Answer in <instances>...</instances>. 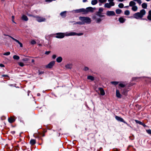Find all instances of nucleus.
<instances>
[{"label": "nucleus", "mask_w": 151, "mask_h": 151, "mask_svg": "<svg viewBox=\"0 0 151 151\" xmlns=\"http://www.w3.org/2000/svg\"><path fill=\"white\" fill-rule=\"evenodd\" d=\"M146 11L144 9H142L139 12H137L134 14L133 15L134 18L136 19L142 18V17L146 14Z\"/></svg>", "instance_id": "nucleus-1"}, {"label": "nucleus", "mask_w": 151, "mask_h": 151, "mask_svg": "<svg viewBox=\"0 0 151 151\" xmlns=\"http://www.w3.org/2000/svg\"><path fill=\"white\" fill-rule=\"evenodd\" d=\"M79 19L80 21H82L83 24L85 23L89 24L91 22V19L88 17H80Z\"/></svg>", "instance_id": "nucleus-2"}, {"label": "nucleus", "mask_w": 151, "mask_h": 151, "mask_svg": "<svg viewBox=\"0 0 151 151\" xmlns=\"http://www.w3.org/2000/svg\"><path fill=\"white\" fill-rule=\"evenodd\" d=\"M114 0H108L109 3H106L105 4L104 6L105 8H110L112 6H113L115 5L114 3L113 2Z\"/></svg>", "instance_id": "nucleus-3"}, {"label": "nucleus", "mask_w": 151, "mask_h": 151, "mask_svg": "<svg viewBox=\"0 0 151 151\" xmlns=\"http://www.w3.org/2000/svg\"><path fill=\"white\" fill-rule=\"evenodd\" d=\"M95 9L94 8H93L91 7H89L85 9L84 14H88L89 12H92Z\"/></svg>", "instance_id": "nucleus-4"}, {"label": "nucleus", "mask_w": 151, "mask_h": 151, "mask_svg": "<svg viewBox=\"0 0 151 151\" xmlns=\"http://www.w3.org/2000/svg\"><path fill=\"white\" fill-rule=\"evenodd\" d=\"M83 35V33H80L77 34L75 32H70V33H65V36H74L76 35H77L78 36H80Z\"/></svg>", "instance_id": "nucleus-5"}, {"label": "nucleus", "mask_w": 151, "mask_h": 151, "mask_svg": "<svg viewBox=\"0 0 151 151\" xmlns=\"http://www.w3.org/2000/svg\"><path fill=\"white\" fill-rule=\"evenodd\" d=\"M55 37L58 38H63L65 36V33H58L56 34Z\"/></svg>", "instance_id": "nucleus-6"}, {"label": "nucleus", "mask_w": 151, "mask_h": 151, "mask_svg": "<svg viewBox=\"0 0 151 151\" xmlns=\"http://www.w3.org/2000/svg\"><path fill=\"white\" fill-rule=\"evenodd\" d=\"M92 19L95 20L96 23H99L101 22L102 21L101 19L100 18L98 17L97 15H94L92 17Z\"/></svg>", "instance_id": "nucleus-7"}, {"label": "nucleus", "mask_w": 151, "mask_h": 151, "mask_svg": "<svg viewBox=\"0 0 151 151\" xmlns=\"http://www.w3.org/2000/svg\"><path fill=\"white\" fill-rule=\"evenodd\" d=\"M55 63V61H52L50 62L48 65H47L46 67L47 68H51L54 65Z\"/></svg>", "instance_id": "nucleus-8"}, {"label": "nucleus", "mask_w": 151, "mask_h": 151, "mask_svg": "<svg viewBox=\"0 0 151 151\" xmlns=\"http://www.w3.org/2000/svg\"><path fill=\"white\" fill-rule=\"evenodd\" d=\"M85 9L83 8L81 9L75 10L73 11L75 13H78L82 12L83 14H84Z\"/></svg>", "instance_id": "nucleus-9"}, {"label": "nucleus", "mask_w": 151, "mask_h": 151, "mask_svg": "<svg viewBox=\"0 0 151 151\" xmlns=\"http://www.w3.org/2000/svg\"><path fill=\"white\" fill-rule=\"evenodd\" d=\"M35 18H36L37 21L39 22H44L45 20V18L39 17H36Z\"/></svg>", "instance_id": "nucleus-10"}, {"label": "nucleus", "mask_w": 151, "mask_h": 151, "mask_svg": "<svg viewBox=\"0 0 151 151\" xmlns=\"http://www.w3.org/2000/svg\"><path fill=\"white\" fill-rule=\"evenodd\" d=\"M106 14L108 16H114L115 15V12L113 11H107L106 12Z\"/></svg>", "instance_id": "nucleus-11"}, {"label": "nucleus", "mask_w": 151, "mask_h": 151, "mask_svg": "<svg viewBox=\"0 0 151 151\" xmlns=\"http://www.w3.org/2000/svg\"><path fill=\"white\" fill-rule=\"evenodd\" d=\"M9 36V37H10V38H11L13 40H14V41H16V42H17L19 45L21 47H23V45H22V44L19 41H18V40H17L16 39H15V38H14L13 37H12L11 36Z\"/></svg>", "instance_id": "nucleus-12"}, {"label": "nucleus", "mask_w": 151, "mask_h": 151, "mask_svg": "<svg viewBox=\"0 0 151 151\" xmlns=\"http://www.w3.org/2000/svg\"><path fill=\"white\" fill-rule=\"evenodd\" d=\"M115 118H116V120H117L121 121V122H123L125 124H127V123L126 122H125L124 121L123 119H122V118L118 116H116Z\"/></svg>", "instance_id": "nucleus-13"}, {"label": "nucleus", "mask_w": 151, "mask_h": 151, "mask_svg": "<svg viewBox=\"0 0 151 151\" xmlns=\"http://www.w3.org/2000/svg\"><path fill=\"white\" fill-rule=\"evenodd\" d=\"M73 66L71 63H68L65 65V67L67 69H70L72 68Z\"/></svg>", "instance_id": "nucleus-14"}, {"label": "nucleus", "mask_w": 151, "mask_h": 151, "mask_svg": "<svg viewBox=\"0 0 151 151\" xmlns=\"http://www.w3.org/2000/svg\"><path fill=\"white\" fill-rule=\"evenodd\" d=\"M116 95L117 97L119 98H121L122 95L120 93V92L119 90H116Z\"/></svg>", "instance_id": "nucleus-15"}, {"label": "nucleus", "mask_w": 151, "mask_h": 151, "mask_svg": "<svg viewBox=\"0 0 151 151\" xmlns=\"http://www.w3.org/2000/svg\"><path fill=\"white\" fill-rule=\"evenodd\" d=\"M99 89L101 94L103 96L105 94V93L104 89L102 88H99Z\"/></svg>", "instance_id": "nucleus-16"}, {"label": "nucleus", "mask_w": 151, "mask_h": 151, "mask_svg": "<svg viewBox=\"0 0 151 151\" xmlns=\"http://www.w3.org/2000/svg\"><path fill=\"white\" fill-rule=\"evenodd\" d=\"M21 19L22 20L26 21H28V19L27 17L24 15H22Z\"/></svg>", "instance_id": "nucleus-17"}, {"label": "nucleus", "mask_w": 151, "mask_h": 151, "mask_svg": "<svg viewBox=\"0 0 151 151\" xmlns=\"http://www.w3.org/2000/svg\"><path fill=\"white\" fill-rule=\"evenodd\" d=\"M136 3L134 1H131L129 3V6L132 7L136 5Z\"/></svg>", "instance_id": "nucleus-18"}, {"label": "nucleus", "mask_w": 151, "mask_h": 151, "mask_svg": "<svg viewBox=\"0 0 151 151\" xmlns=\"http://www.w3.org/2000/svg\"><path fill=\"white\" fill-rule=\"evenodd\" d=\"M67 12L65 11L61 12L60 14L61 16L63 17H65L66 15Z\"/></svg>", "instance_id": "nucleus-19"}, {"label": "nucleus", "mask_w": 151, "mask_h": 151, "mask_svg": "<svg viewBox=\"0 0 151 151\" xmlns=\"http://www.w3.org/2000/svg\"><path fill=\"white\" fill-rule=\"evenodd\" d=\"M63 60V58L61 57H58L56 59V61L58 63H60L62 62Z\"/></svg>", "instance_id": "nucleus-20"}, {"label": "nucleus", "mask_w": 151, "mask_h": 151, "mask_svg": "<svg viewBox=\"0 0 151 151\" xmlns=\"http://www.w3.org/2000/svg\"><path fill=\"white\" fill-rule=\"evenodd\" d=\"M15 119L12 117H10L8 119V121L10 123L13 122L15 121Z\"/></svg>", "instance_id": "nucleus-21"}, {"label": "nucleus", "mask_w": 151, "mask_h": 151, "mask_svg": "<svg viewBox=\"0 0 151 151\" xmlns=\"http://www.w3.org/2000/svg\"><path fill=\"white\" fill-rule=\"evenodd\" d=\"M132 10L134 12L137 11L138 10V7L135 5L132 7Z\"/></svg>", "instance_id": "nucleus-22"}, {"label": "nucleus", "mask_w": 151, "mask_h": 151, "mask_svg": "<svg viewBox=\"0 0 151 151\" xmlns=\"http://www.w3.org/2000/svg\"><path fill=\"white\" fill-rule=\"evenodd\" d=\"M119 20L120 22L123 23L125 22L126 19L123 17H120L119 19Z\"/></svg>", "instance_id": "nucleus-23"}, {"label": "nucleus", "mask_w": 151, "mask_h": 151, "mask_svg": "<svg viewBox=\"0 0 151 151\" xmlns=\"http://www.w3.org/2000/svg\"><path fill=\"white\" fill-rule=\"evenodd\" d=\"M148 15L147 17L148 19L150 20H151V10H150L148 12Z\"/></svg>", "instance_id": "nucleus-24"}, {"label": "nucleus", "mask_w": 151, "mask_h": 151, "mask_svg": "<svg viewBox=\"0 0 151 151\" xmlns=\"http://www.w3.org/2000/svg\"><path fill=\"white\" fill-rule=\"evenodd\" d=\"M87 79L89 80H90L91 81H93L94 79V77L91 76H88Z\"/></svg>", "instance_id": "nucleus-25"}, {"label": "nucleus", "mask_w": 151, "mask_h": 151, "mask_svg": "<svg viewBox=\"0 0 151 151\" xmlns=\"http://www.w3.org/2000/svg\"><path fill=\"white\" fill-rule=\"evenodd\" d=\"M36 141L35 139H31L30 141V143L31 145H34Z\"/></svg>", "instance_id": "nucleus-26"}, {"label": "nucleus", "mask_w": 151, "mask_h": 151, "mask_svg": "<svg viewBox=\"0 0 151 151\" xmlns=\"http://www.w3.org/2000/svg\"><path fill=\"white\" fill-rule=\"evenodd\" d=\"M98 3L97 0H93L91 1V4L93 5H95Z\"/></svg>", "instance_id": "nucleus-27"}, {"label": "nucleus", "mask_w": 151, "mask_h": 151, "mask_svg": "<svg viewBox=\"0 0 151 151\" xmlns=\"http://www.w3.org/2000/svg\"><path fill=\"white\" fill-rule=\"evenodd\" d=\"M96 15H97V17H104L103 15H102L101 14V13L97 12Z\"/></svg>", "instance_id": "nucleus-28"}, {"label": "nucleus", "mask_w": 151, "mask_h": 151, "mask_svg": "<svg viewBox=\"0 0 151 151\" xmlns=\"http://www.w3.org/2000/svg\"><path fill=\"white\" fill-rule=\"evenodd\" d=\"M142 6L143 8L146 9L147 6V4L145 3H143L142 4Z\"/></svg>", "instance_id": "nucleus-29"}, {"label": "nucleus", "mask_w": 151, "mask_h": 151, "mask_svg": "<svg viewBox=\"0 0 151 151\" xmlns=\"http://www.w3.org/2000/svg\"><path fill=\"white\" fill-rule=\"evenodd\" d=\"M13 58L15 60H18L19 59V57L17 55H14L13 56Z\"/></svg>", "instance_id": "nucleus-30"}, {"label": "nucleus", "mask_w": 151, "mask_h": 151, "mask_svg": "<svg viewBox=\"0 0 151 151\" xmlns=\"http://www.w3.org/2000/svg\"><path fill=\"white\" fill-rule=\"evenodd\" d=\"M116 14H119L122 12V10L121 9H117L116 10Z\"/></svg>", "instance_id": "nucleus-31"}, {"label": "nucleus", "mask_w": 151, "mask_h": 151, "mask_svg": "<svg viewBox=\"0 0 151 151\" xmlns=\"http://www.w3.org/2000/svg\"><path fill=\"white\" fill-rule=\"evenodd\" d=\"M124 14L126 15H129L130 14V12L128 10H126L124 12Z\"/></svg>", "instance_id": "nucleus-32"}, {"label": "nucleus", "mask_w": 151, "mask_h": 151, "mask_svg": "<svg viewBox=\"0 0 151 151\" xmlns=\"http://www.w3.org/2000/svg\"><path fill=\"white\" fill-rule=\"evenodd\" d=\"M18 65L21 67H23L24 66V64L22 62H19L18 63Z\"/></svg>", "instance_id": "nucleus-33"}, {"label": "nucleus", "mask_w": 151, "mask_h": 151, "mask_svg": "<svg viewBox=\"0 0 151 151\" xmlns=\"http://www.w3.org/2000/svg\"><path fill=\"white\" fill-rule=\"evenodd\" d=\"M99 2L101 3H105L107 0H98Z\"/></svg>", "instance_id": "nucleus-34"}, {"label": "nucleus", "mask_w": 151, "mask_h": 151, "mask_svg": "<svg viewBox=\"0 0 151 151\" xmlns=\"http://www.w3.org/2000/svg\"><path fill=\"white\" fill-rule=\"evenodd\" d=\"M32 45L35 44L36 43V42L34 40H32L30 41Z\"/></svg>", "instance_id": "nucleus-35"}, {"label": "nucleus", "mask_w": 151, "mask_h": 151, "mask_svg": "<svg viewBox=\"0 0 151 151\" xmlns=\"http://www.w3.org/2000/svg\"><path fill=\"white\" fill-rule=\"evenodd\" d=\"M118 6L120 8H122L124 6V5L122 3H120L118 5Z\"/></svg>", "instance_id": "nucleus-36"}, {"label": "nucleus", "mask_w": 151, "mask_h": 151, "mask_svg": "<svg viewBox=\"0 0 151 151\" xmlns=\"http://www.w3.org/2000/svg\"><path fill=\"white\" fill-rule=\"evenodd\" d=\"M75 24H77L80 25L83 24V23L82 22V21L81 22H76Z\"/></svg>", "instance_id": "nucleus-37"}, {"label": "nucleus", "mask_w": 151, "mask_h": 151, "mask_svg": "<svg viewBox=\"0 0 151 151\" xmlns=\"http://www.w3.org/2000/svg\"><path fill=\"white\" fill-rule=\"evenodd\" d=\"M111 83L114 85H116L118 83V82L117 81H112L111 82Z\"/></svg>", "instance_id": "nucleus-38"}, {"label": "nucleus", "mask_w": 151, "mask_h": 151, "mask_svg": "<svg viewBox=\"0 0 151 151\" xmlns=\"http://www.w3.org/2000/svg\"><path fill=\"white\" fill-rule=\"evenodd\" d=\"M135 121L137 123H138V124H140L142 125V122H140L139 121H138L137 120H135Z\"/></svg>", "instance_id": "nucleus-39"}, {"label": "nucleus", "mask_w": 151, "mask_h": 151, "mask_svg": "<svg viewBox=\"0 0 151 151\" xmlns=\"http://www.w3.org/2000/svg\"><path fill=\"white\" fill-rule=\"evenodd\" d=\"M10 54V52H7L4 53L3 54V55H9Z\"/></svg>", "instance_id": "nucleus-40"}, {"label": "nucleus", "mask_w": 151, "mask_h": 151, "mask_svg": "<svg viewBox=\"0 0 151 151\" xmlns=\"http://www.w3.org/2000/svg\"><path fill=\"white\" fill-rule=\"evenodd\" d=\"M146 131L147 133L149 134H151V130L150 129H148L146 130Z\"/></svg>", "instance_id": "nucleus-41"}, {"label": "nucleus", "mask_w": 151, "mask_h": 151, "mask_svg": "<svg viewBox=\"0 0 151 151\" xmlns=\"http://www.w3.org/2000/svg\"><path fill=\"white\" fill-rule=\"evenodd\" d=\"M119 86L121 87H124L125 86V85L122 83H120L119 84Z\"/></svg>", "instance_id": "nucleus-42"}, {"label": "nucleus", "mask_w": 151, "mask_h": 151, "mask_svg": "<svg viewBox=\"0 0 151 151\" xmlns=\"http://www.w3.org/2000/svg\"><path fill=\"white\" fill-rule=\"evenodd\" d=\"M83 70L85 71H87L88 70L89 68L88 67H85L84 68Z\"/></svg>", "instance_id": "nucleus-43"}, {"label": "nucleus", "mask_w": 151, "mask_h": 151, "mask_svg": "<svg viewBox=\"0 0 151 151\" xmlns=\"http://www.w3.org/2000/svg\"><path fill=\"white\" fill-rule=\"evenodd\" d=\"M103 9L102 8H100L99 9V11L98 12L101 13L102 12H103Z\"/></svg>", "instance_id": "nucleus-44"}, {"label": "nucleus", "mask_w": 151, "mask_h": 151, "mask_svg": "<svg viewBox=\"0 0 151 151\" xmlns=\"http://www.w3.org/2000/svg\"><path fill=\"white\" fill-rule=\"evenodd\" d=\"M137 2L139 5H140L142 3L141 0H138Z\"/></svg>", "instance_id": "nucleus-45"}, {"label": "nucleus", "mask_w": 151, "mask_h": 151, "mask_svg": "<svg viewBox=\"0 0 151 151\" xmlns=\"http://www.w3.org/2000/svg\"><path fill=\"white\" fill-rule=\"evenodd\" d=\"M29 60V59L27 58H25L22 59V60L23 61H27Z\"/></svg>", "instance_id": "nucleus-46"}, {"label": "nucleus", "mask_w": 151, "mask_h": 151, "mask_svg": "<svg viewBox=\"0 0 151 151\" xmlns=\"http://www.w3.org/2000/svg\"><path fill=\"white\" fill-rule=\"evenodd\" d=\"M12 21L13 22L15 23V22L14 21V16H12Z\"/></svg>", "instance_id": "nucleus-47"}, {"label": "nucleus", "mask_w": 151, "mask_h": 151, "mask_svg": "<svg viewBox=\"0 0 151 151\" xmlns=\"http://www.w3.org/2000/svg\"><path fill=\"white\" fill-rule=\"evenodd\" d=\"M52 57L53 59H54L55 58H56V56L55 55H52Z\"/></svg>", "instance_id": "nucleus-48"}, {"label": "nucleus", "mask_w": 151, "mask_h": 151, "mask_svg": "<svg viewBox=\"0 0 151 151\" xmlns=\"http://www.w3.org/2000/svg\"><path fill=\"white\" fill-rule=\"evenodd\" d=\"M50 53V51H46L45 53V54L46 55H48Z\"/></svg>", "instance_id": "nucleus-49"}, {"label": "nucleus", "mask_w": 151, "mask_h": 151, "mask_svg": "<svg viewBox=\"0 0 151 151\" xmlns=\"http://www.w3.org/2000/svg\"><path fill=\"white\" fill-rule=\"evenodd\" d=\"M0 66L1 67H4V65H3V64H0Z\"/></svg>", "instance_id": "nucleus-50"}, {"label": "nucleus", "mask_w": 151, "mask_h": 151, "mask_svg": "<svg viewBox=\"0 0 151 151\" xmlns=\"http://www.w3.org/2000/svg\"><path fill=\"white\" fill-rule=\"evenodd\" d=\"M2 76L3 77H5L7 78L8 77V76L7 75H3Z\"/></svg>", "instance_id": "nucleus-51"}, {"label": "nucleus", "mask_w": 151, "mask_h": 151, "mask_svg": "<svg viewBox=\"0 0 151 151\" xmlns=\"http://www.w3.org/2000/svg\"><path fill=\"white\" fill-rule=\"evenodd\" d=\"M142 125L144 127H146V126L145 125V124H144L143 123H142Z\"/></svg>", "instance_id": "nucleus-52"}, {"label": "nucleus", "mask_w": 151, "mask_h": 151, "mask_svg": "<svg viewBox=\"0 0 151 151\" xmlns=\"http://www.w3.org/2000/svg\"><path fill=\"white\" fill-rule=\"evenodd\" d=\"M28 15L29 16H32V17H35V18L36 17L34 16H33V15H29H29Z\"/></svg>", "instance_id": "nucleus-53"}, {"label": "nucleus", "mask_w": 151, "mask_h": 151, "mask_svg": "<svg viewBox=\"0 0 151 151\" xmlns=\"http://www.w3.org/2000/svg\"><path fill=\"white\" fill-rule=\"evenodd\" d=\"M43 73V72H39V74H42Z\"/></svg>", "instance_id": "nucleus-54"}, {"label": "nucleus", "mask_w": 151, "mask_h": 151, "mask_svg": "<svg viewBox=\"0 0 151 151\" xmlns=\"http://www.w3.org/2000/svg\"><path fill=\"white\" fill-rule=\"evenodd\" d=\"M119 1L122 2L124 0H118Z\"/></svg>", "instance_id": "nucleus-55"}, {"label": "nucleus", "mask_w": 151, "mask_h": 151, "mask_svg": "<svg viewBox=\"0 0 151 151\" xmlns=\"http://www.w3.org/2000/svg\"><path fill=\"white\" fill-rule=\"evenodd\" d=\"M87 0H83V2H84L86 1Z\"/></svg>", "instance_id": "nucleus-56"}, {"label": "nucleus", "mask_w": 151, "mask_h": 151, "mask_svg": "<svg viewBox=\"0 0 151 151\" xmlns=\"http://www.w3.org/2000/svg\"><path fill=\"white\" fill-rule=\"evenodd\" d=\"M34 61H35V60L33 59L32 60V63H34Z\"/></svg>", "instance_id": "nucleus-57"}, {"label": "nucleus", "mask_w": 151, "mask_h": 151, "mask_svg": "<svg viewBox=\"0 0 151 151\" xmlns=\"http://www.w3.org/2000/svg\"><path fill=\"white\" fill-rule=\"evenodd\" d=\"M129 6H127L124 7L125 8H127Z\"/></svg>", "instance_id": "nucleus-58"}, {"label": "nucleus", "mask_w": 151, "mask_h": 151, "mask_svg": "<svg viewBox=\"0 0 151 151\" xmlns=\"http://www.w3.org/2000/svg\"><path fill=\"white\" fill-rule=\"evenodd\" d=\"M134 1H137L138 0H133Z\"/></svg>", "instance_id": "nucleus-59"}, {"label": "nucleus", "mask_w": 151, "mask_h": 151, "mask_svg": "<svg viewBox=\"0 0 151 151\" xmlns=\"http://www.w3.org/2000/svg\"><path fill=\"white\" fill-rule=\"evenodd\" d=\"M147 1H150V0H146Z\"/></svg>", "instance_id": "nucleus-60"}, {"label": "nucleus", "mask_w": 151, "mask_h": 151, "mask_svg": "<svg viewBox=\"0 0 151 151\" xmlns=\"http://www.w3.org/2000/svg\"><path fill=\"white\" fill-rule=\"evenodd\" d=\"M37 95H38V96H39V95H40V94H37Z\"/></svg>", "instance_id": "nucleus-61"}, {"label": "nucleus", "mask_w": 151, "mask_h": 151, "mask_svg": "<svg viewBox=\"0 0 151 151\" xmlns=\"http://www.w3.org/2000/svg\"><path fill=\"white\" fill-rule=\"evenodd\" d=\"M150 7H151V5H150Z\"/></svg>", "instance_id": "nucleus-62"}]
</instances>
